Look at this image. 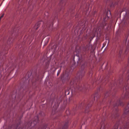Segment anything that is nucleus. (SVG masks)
Listing matches in <instances>:
<instances>
[{"instance_id":"obj_1","label":"nucleus","mask_w":129,"mask_h":129,"mask_svg":"<svg viewBox=\"0 0 129 129\" xmlns=\"http://www.w3.org/2000/svg\"><path fill=\"white\" fill-rule=\"evenodd\" d=\"M91 48V47L90 45H88L84 47L83 48V50L85 51H88Z\"/></svg>"},{"instance_id":"obj_2","label":"nucleus","mask_w":129,"mask_h":129,"mask_svg":"<svg viewBox=\"0 0 129 129\" xmlns=\"http://www.w3.org/2000/svg\"><path fill=\"white\" fill-rule=\"evenodd\" d=\"M106 122H103L102 121L101 123V128L105 129L106 127Z\"/></svg>"},{"instance_id":"obj_3","label":"nucleus","mask_w":129,"mask_h":129,"mask_svg":"<svg viewBox=\"0 0 129 129\" xmlns=\"http://www.w3.org/2000/svg\"><path fill=\"white\" fill-rule=\"evenodd\" d=\"M98 30H99V29H98V30H97V29H96L95 28H94L93 29V33H95V34H94L93 35V37L92 39H93V37L95 36V34H97L99 32V31H98Z\"/></svg>"},{"instance_id":"obj_4","label":"nucleus","mask_w":129,"mask_h":129,"mask_svg":"<svg viewBox=\"0 0 129 129\" xmlns=\"http://www.w3.org/2000/svg\"><path fill=\"white\" fill-rule=\"evenodd\" d=\"M127 85L125 87L126 89H127L129 88V76L128 77L127 80Z\"/></svg>"},{"instance_id":"obj_5","label":"nucleus","mask_w":129,"mask_h":129,"mask_svg":"<svg viewBox=\"0 0 129 129\" xmlns=\"http://www.w3.org/2000/svg\"><path fill=\"white\" fill-rule=\"evenodd\" d=\"M129 16V13H126L125 16V19H126Z\"/></svg>"},{"instance_id":"obj_6","label":"nucleus","mask_w":129,"mask_h":129,"mask_svg":"<svg viewBox=\"0 0 129 129\" xmlns=\"http://www.w3.org/2000/svg\"><path fill=\"white\" fill-rule=\"evenodd\" d=\"M84 75V72H83L82 73H81L79 74V77L80 78H82Z\"/></svg>"},{"instance_id":"obj_7","label":"nucleus","mask_w":129,"mask_h":129,"mask_svg":"<svg viewBox=\"0 0 129 129\" xmlns=\"http://www.w3.org/2000/svg\"><path fill=\"white\" fill-rule=\"evenodd\" d=\"M118 127L117 125H116L114 126L112 129H117Z\"/></svg>"},{"instance_id":"obj_8","label":"nucleus","mask_w":129,"mask_h":129,"mask_svg":"<svg viewBox=\"0 0 129 129\" xmlns=\"http://www.w3.org/2000/svg\"><path fill=\"white\" fill-rule=\"evenodd\" d=\"M4 15V14H3V15L0 17V21H1V18L3 17Z\"/></svg>"},{"instance_id":"obj_9","label":"nucleus","mask_w":129,"mask_h":129,"mask_svg":"<svg viewBox=\"0 0 129 129\" xmlns=\"http://www.w3.org/2000/svg\"><path fill=\"white\" fill-rule=\"evenodd\" d=\"M124 95L123 94L122 96V97L123 98H125V97H124Z\"/></svg>"},{"instance_id":"obj_10","label":"nucleus","mask_w":129,"mask_h":129,"mask_svg":"<svg viewBox=\"0 0 129 129\" xmlns=\"http://www.w3.org/2000/svg\"><path fill=\"white\" fill-rule=\"evenodd\" d=\"M79 86H77V89H80V88L79 87Z\"/></svg>"},{"instance_id":"obj_11","label":"nucleus","mask_w":129,"mask_h":129,"mask_svg":"<svg viewBox=\"0 0 129 129\" xmlns=\"http://www.w3.org/2000/svg\"><path fill=\"white\" fill-rule=\"evenodd\" d=\"M60 71H59V72H58L57 73V75H58L59 74V73H60Z\"/></svg>"},{"instance_id":"obj_12","label":"nucleus","mask_w":129,"mask_h":129,"mask_svg":"<svg viewBox=\"0 0 129 129\" xmlns=\"http://www.w3.org/2000/svg\"><path fill=\"white\" fill-rule=\"evenodd\" d=\"M127 107H129V103L127 105Z\"/></svg>"},{"instance_id":"obj_13","label":"nucleus","mask_w":129,"mask_h":129,"mask_svg":"<svg viewBox=\"0 0 129 129\" xmlns=\"http://www.w3.org/2000/svg\"><path fill=\"white\" fill-rule=\"evenodd\" d=\"M110 13V11H108L107 13Z\"/></svg>"},{"instance_id":"obj_14","label":"nucleus","mask_w":129,"mask_h":129,"mask_svg":"<svg viewBox=\"0 0 129 129\" xmlns=\"http://www.w3.org/2000/svg\"><path fill=\"white\" fill-rule=\"evenodd\" d=\"M104 47V45H103V47Z\"/></svg>"},{"instance_id":"obj_15","label":"nucleus","mask_w":129,"mask_h":129,"mask_svg":"<svg viewBox=\"0 0 129 129\" xmlns=\"http://www.w3.org/2000/svg\"><path fill=\"white\" fill-rule=\"evenodd\" d=\"M120 53H121L120 52Z\"/></svg>"},{"instance_id":"obj_16","label":"nucleus","mask_w":129,"mask_h":129,"mask_svg":"<svg viewBox=\"0 0 129 129\" xmlns=\"http://www.w3.org/2000/svg\"><path fill=\"white\" fill-rule=\"evenodd\" d=\"M35 122V121H34V122Z\"/></svg>"}]
</instances>
